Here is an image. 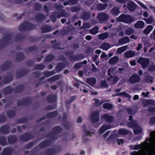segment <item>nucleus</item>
<instances>
[{"label": "nucleus", "instance_id": "nucleus-1", "mask_svg": "<svg viewBox=\"0 0 155 155\" xmlns=\"http://www.w3.org/2000/svg\"><path fill=\"white\" fill-rule=\"evenodd\" d=\"M82 129L84 131V133L83 135V142L86 143L89 141V140L87 137L90 134V131L87 130L86 126L85 125H83Z\"/></svg>", "mask_w": 155, "mask_h": 155}, {"label": "nucleus", "instance_id": "nucleus-2", "mask_svg": "<svg viewBox=\"0 0 155 155\" xmlns=\"http://www.w3.org/2000/svg\"><path fill=\"white\" fill-rule=\"evenodd\" d=\"M137 62L142 66L143 68H147L149 64V59L147 58H140L137 60Z\"/></svg>", "mask_w": 155, "mask_h": 155}, {"label": "nucleus", "instance_id": "nucleus-3", "mask_svg": "<svg viewBox=\"0 0 155 155\" xmlns=\"http://www.w3.org/2000/svg\"><path fill=\"white\" fill-rule=\"evenodd\" d=\"M117 19L119 21H122L127 23H130L132 22L131 18L129 15L122 14L118 17Z\"/></svg>", "mask_w": 155, "mask_h": 155}, {"label": "nucleus", "instance_id": "nucleus-4", "mask_svg": "<svg viewBox=\"0 0 155 155\" xmlns=\"http://www.w3.org/2000/svg\"><path fill=\"white\" fill-rule=\"evenodd\" d=\"M99 114L97 111L93 112L90 116V118L93 123L97 122L99 120Z\"/></svg>", "mask_w": 155, "mask_h": 155}, {"label": "nucleus", "instance_id": "nucleus-5", "mask_svg": "<svg viewBox=\"0 0 155 155\" xmlns=\"http://www.w3.org/2000/svg\"><path fill=\"white\" fill-rule=\"evenodd\" d=\"M142 145H138L135 146L134 149L137 150L140 148V149L144 151L147 150L150 146L149 143L147 142L142 143Z\"/></svg>", "mask_w": 155, "mask_h": 155}, {"label": "nucleus", "instance_id": "nucleus-6", "mask_svg": "<svg viewBox=\"0 0 155 155\" xmlns=\"http://www.w3.org/2000/svg\"><path fill=\"white\" fill-rule=\"evenodd\" d=\"M140 77L137 74L132 75L129 78V81L131 84L138 82L140 80Z\"/></svg>", "mask_w": 155, "mask_h": 155}, {"label": "nucleus", "instance_id": "nucleus-7", "mask_svg": "<svg viewBox=\"0 0 155 155\" xmlns=\"http://www.w3.org/2000/svg\"><path fill=\"white\" fill-rule=\"evenodd\" d=\"M108 4L110 5V6H112L113 4V2L111 1L108 2L107 3L103 4H100L97 5L96 8L97 9L99 10H102L105 9L108 6Z\"/></svg>", "mask_w": 155, "mask_h": 155}, {"label": "nucleus", "instance_id": "nucleus-8", "mask_svg": "<svg viewBox=\"0 0 155 155\" xmlns=\"http://www.w3.org/2000/svg\"><path fill=\"white\" fill-rule=\"evenodd\" d=\"M110 76V77L107 79V80L109 81L110 85L115 84L119 80L118 77L116 75H114V76L111 75Z\"/></svg>", "mask_w": 155, "mask_h": 155}, {"label": "nucleus", "instance_id": "nucleus-9", "mask_svg": "<svg viewBox=\"0 0 155 155\" xmlns=\"http://www.w3.org/2000/svg\"><path fill=\"white\" fill-rule=\"evenodd\" d=\"M101 118L109 123H111L113 120V117L107 114L101 115Z\"/></svg>", "mask_w": 155, "mask_h": 155}, {"label": "nucleus", "instance_id": "nucleus-10", "mask_svg": "<svg viewBox=\"0 0 155 155\" xmlns=\"http://www.w3.org/2000/svg\"><path fill=\"white\" fill-rule=\"evenodd\" d=\"M112 126L109 124H103L100 128L99 130V133L100 134H102L107 130L110 129Z\"/></svg>", "mask_w": 155, "mask_h": 155}, {"label": "nucleus", "instance_id": "nucleus-11", "mask_svg": "<svg viewBox=\"0 0 155 155\" xmlns=\"http://www.w3.org/2000/svg\"><path fill=\"white\" fill-rule=\"evenodd\" d=\"M137 5L135 3L132 1H130L127 4V7L129 10L131 12H133L137 8Z\"/></svg>", "mask_w": 155, "mask_h": 155}, {"label": "nucleus", "instance_id": "nucleus-12", "mask_svg": "<svg viewBox=\"0 0 155 155\" xmlns=\"http://www.w3.org/2000/svg\"><path fill=\"white\" fill-rule=\"evenodd\" d=\"M108 16L105 13H101L98 15V18L99 20L101 22L106 21Z\"/></svg>", "mask_w": 155, "mask_h": 155}, {"label": "nucleus", "instance_id": "nucleus-13", "mask_svg": "<svg viewBox=\"0 0 155 155\" xmlns=\"http://www.w3.org/2000/svg\"><path fill=\"white\" fill-rule=\"evenodd\" d=\"M31 25L28 23H24L21 25L19 27V29L20 31H24L27 30L31 29L30 28Z\"/></svg>", "mask_w": 155, "mask_h": 155}, {"label": "nucleus", "instance_id": "nucleus-14", "mask_svg": "<svg viewBox=\"0 0 155 155\" xmlns=\"http://www.w3.org/2000/svg\"><path fill=\"white\" fill-rule=\"evenodd\" d=\"M135 52L132 50L127 51L124 53L125 57L127 58H132L135 56Z\"/></svg>", "mask_w": 155, "mask_h": 155}, {"label": "nucleus", "instance_id": "nucleus-15", "mask_svg": "<svg viewBox=\"0 0 155 155\" xmlns=\"http://www.w3.org/2000/svg\"><path fill=\"white\" fill-rule=\"evenodd\" d=\"M119 61V58L117 56L110 58L108 61V63L111 65L117 64Z\"/></svg>", "mask_w": 155, "mask_h": 155}, {"label": "nucleus", "instance_id": "nucleus-16", "mask_svg": "<svg viewBox=\"0 0 155 155\" xmlns=\"http://www.w3.org/2000/svg\"><path fill=\"white\" fill-rule=\"evenodd\" d=\"M130 41V39L127 36H125L120 39L118 41L119 45H121L127 43Z\"/></svg>", "mask_w": 155, "mask_h": 155}, {"label": "nucleus", "instance_id": "nucleus-17", "mask_svg": "<svg viewBox=\"0 0 155 155\" xmlns=\"http://www.w3.org/2000/svg\"><path fill=\"white\" fill-rule=\"evenodd\" d=\"M62 77V74L56 75L53 76L48 79V81L49 82L54 81L59 79L60 78Z\"/></svg>", "mask_w": 155, "mask_h": 155}, {"label": "nucleus", "instance_id": "nucleus-18", "mask_svg": "<svg viewBox=\"0 0 155 155\" xmlns=\"http://www.w3.org/2000/svg\"><path fill=\"white\" fill-rule=\"evenodd\" d=\"M117 67H111L108 70V76H110L111 74H114L117 72Z\"/></svg>", "mask_w": 155, "mask_h": 155}, {"label": "nucleus", "instance_id": "nucleus-19", "mask_svg": "<svg viewBox=\"0 0 155 155\" xmlns=\"http://www.w3.org/2000/svg\"><path fill=\"white\" fill-rule=\"evenodd\" d=\"M96 80L94 78H88L87 79V82L91 85L95 84Z\"/></svg>", "mask_w": 155, "mask_h": 155}, {"label": "nucleus", "instance_id": "nucleus-20", "mask_svg": "<svg viewBox=\"0 0 155 155\" xmlns=\"http://www.w3.org/2000/svg\"><path fill=\"white\" fill-rule=\"evenodd\" d=\"M51 29V27L48 25L44 26L41 28L42 32L43 33L48 32L50 31Z\"/></svg>", "mask_w": 155, "mask_h": 155}, {"label": "nucleus", "instance_id": "nucleus-21", "mask_svg": "<svg viewBox=\"0 0 155 155\" xmlns=\"http://www.w3.org/2000/svg\"><path fill=\"white\" fill-rule=\"evenodd\" d=\"M12 152V150L10 148H7L4 149L2 155H10Z\"/></svg>", "mask_w": 155, "mask_h": 155}, {"label": "nucleus", "instance_id": "nucleus-22", "mask_svg": "<svg viewBox=\"0 0 155 155\" xmlns=\"http://www.w3.org/2000/svg\"><path fill=\"white\" fill-rule=\"evenodd\" d=\"M144 24L143 21H139L135 24L134 27L136 28H141L143 27Z\"/></svg>", "mask_w": 155, "mask_h": 155}, {"label": "nucleus", "instance_id": "nucleus-23", "mask_svg": "<svg viewBox=\"0 0 155 155\" xmlns=\"http://www.w3.org/2000/svg\"><path fill=\"white\" fill-rule=\"evenodd\" d=\"M127 48L128 46L125 45L117 49L116 52L118 54H120L125 51L127 49Z\"/></svg>", "mask_w": 155, "mask_h": 155}, {"label": "nucleus", "instance_id": "nucleus-24", "mask_svg": "<svg viewBox=\"0 0 155 155\" xmlns=\"http://www.w3.org/2000/svg\"><path fill=\"white\" fill-rule=\"evenodd\" d=\"M119 10L118 7H115L111 10L110 13L113 15H117L119 13Z\"/></svg>", "mask_w": 155, "mask_h": 155}, {"label": "nucleus", "instance_id": "nucleus-25", "mask_svg": "<svg viewBox=\"0 0 155 155\" xmlns=\"http://www.w3.org/2000/svg\"><path fill=\"white\" fill-rule=\"evenodd\" d=\"M17 140V138L15 136H12L8 138V142L11 144L15 143Z\"/></svg>", "mask_w": 155, "mask_h": 155}, {"label": "nucleus", "instance_id": "nucleus-26", "mask_svg": "<svg viewBox=\"0 0 155 155\" xmlns=\"http://www.w3.org/2000/svg\"><path fill=\"white\" fill-rule=\"evenodd\" d=\"M9 128L8 126H4L2 127L1 131L3 134H7L9 132Z\"/></svg>", "mask_w": 155, "mask_h": 155}, {"label": "nucleus", "instance_id": "nucleus-27", "mask_svg": "<svg viewBox=\"0 0 155 155\" xmlns=\"http://www.w3.org/2000/svg\"><path fill=\"white\" fill-rule=\"evenodd\" d=\"M127 110L129 114H133L137 112V109L136 108H128L127 109Z\"/></svg>", "mask_w": 155, "mask_h": 155}, {"label": "nucleus", "instance_id": "nucleus-28", "mask_svg": "<svg viewBox=\"0 0 155 155\" xmlns=\"http://www.w3.org/2000/svg\"><path fill=\"white\" fill-rule=\"evenodd\" d=\"M111 47V46L110 44L104 43L101 46L100 48H102L104 50H107Z\"/></svg>", "mask_w": 155, "mask_h": 155}, {"label": "nucleus", "instance_id": "nucleus-29", "mask_svg": "<svg viewBox=\"0 0 155 155\" xmlns=\"http://www.w3.org/2000/svg\"><path fill=\"white\" fill-rule=\"evenodd\" d=\"M153 29V27L151 25H148L147 28L143 31L144 33L145 34H149Z\"/></svg>", "mask_w": 155, "mask_h": 155}, {"label": "nucleus", "instance_id": "nucleus-30", "mask_svg": "<svg viewBox=\"0 0 155 155\" xmlns=\"http://www.w3.org/2000/svg\"><path fill=\"white\" fill-rule=\"evenodd\" d=\"M65 65L63 63H59L58 64L56 67V70L57 72H58L65 67Z\"/></svg>", "mask_w": 155, "mask_h": 155}, {"label": "nucleus", "instance_id": "nucleus-31", "mask_svg": "<svg viewBox=\"0 0 155 155\" xmlns=\"http://www.w3.org/2000/svg\"><path fill=\"white\" fill-rule=\"evenodd\" d=\"M53 15L55 16L56 18H59L60 17L63 16L65 15L63 13L62 11L56 12L52 13Z\"/></svg>", "mask_w": 155, "mask_h": 155}, {"label": "nucleus", "instance_id": "nucleus-32", "mask_svg": "<svg viewBox=\"0 0 155 155\" xmlns=\"http://www.w3.org/2000/svg\"><path fill=\"white\" fill-rule=\"evenodd\" d=\"M109 36L107 32L105 33L98 35L99 38L100 39L104 40L107 38Z\"/></svg>", "mask_w": 155, "mask_h": 155}, {"label": "nucleus", "instance_id": "nucleus-33", "mask_svg": "<svg viewBox=\"0 0 155 155\" xmlns=\"http://www.w3.org/2000/svg\"><path fill=\"white\" fill-rule=\"evenodd\" d=\"M153 78L150 75H147L146 76L145 78V81L149 83L150 82L151 83H153Z\"/></svg>", "mask_w": 155, "mask_h": 155}, {"label": "nucleus", "instance_id": "nucleus-34", "mask_svg": "<svg viewBox=\"0 0 155 155\" xmlns=\"http://www.w3.org/2000/svg\"><path fill=\"white\" fill-rule=\"evenodd\" d=\"M30 139L29 137V134L28 133L25 134L21 137V140L24 141L28 140Z\"/></svg>", "mask_w": 155, "mask_h": 155}, {"label": "nucleus", "instance_id": "nucleus-35", "mask_svg": "<svg viewBox=\"0 0 155 155\" xmlns=\"http://www.w3.org/2000/svg\"><path fill=\"white\" fill-rule=\"evenodd\" d=\"M94 104L96 106H99L104 102V101L103 100L99 101L98 99H94Z\"/></svg>", "mask_w": 155, "mask_h": 155}, {"label": "nucleus", "instance_id": "nucleus-36", "mask_svg": "<svg viewBox=\"0 0 155 155\" xmlns=\"http://www.w3.org/2000/svg\"><path fill=\"white\" fill-rule=\"evenodd\" d=\"M134 133L137 135L141 133L142 132V129L140 127L137 126L134 129Z\"/></svg>", "mask_w": 155, "mask_h": 155}, {"label": "nucleus", "instance_id": "nucleus-37", "mask_svg": "<svg viewBox=\"0 0 155 155\" xmlns=\"http://www.w3.org/2000/svg\"><path fill=\"white\" fill-rule=\"evenodd\" d=\"M118 133L121 135H126L128 133V131L125 129L122 128L119 130Z\"/></svg>", "mask_w": 155, "mask_h": 155}, {"label": "nucleus", "instance_id": "nucleus-38", "mask_svg": "<svg viewBox=\"0 0 155 155\" xmlns=\"http://www.w3.org/2000/svg\"><path fill=\"white\" fill-rule=\"evenodd\" d=\"M113 107V105L109 103H106L103 105V107L106 109L109 110L111 109Z\"/></svg>", "mask_w": 155, "mask_h": 155}, {"label": "nucleus", "instance_id": "nucleus-39", "mask_svg": "<svg viewBox=\"0 0 155 155\" xmlns=\"http://www.w3.org/2000/svg\"><path fill=\"white\" fill-rule=\"evenodd\" d=\"M134 32V29L132 28H129L127 29L125 31V33L127 35H129L133 34Z\"/></svg>", "mask_w": 155, "mask_h": 155}, {"label": "nucleus", "instance_id": "nucleus-40", "mask_svg": "<svg viewBox=\"0 0 155 155\" xmlns=\"http://www.w3.org/2000/svg\"><path fill=\"white\" fill-rule=\"evenodd\" d=\"M98 28L97 27H95L91 29L90 32L92 34L95 35L98 32Z\"/></svg>", "mask_w": 155, "mask_h": 155}, {"label": "nucleus", "instance_id": "nucleus-41", "mask_svg": "<svg viewBox=\"0 0 155 155\" xmlns=\"http://www.w3.org/2000/svg\"><path fill=\"white\" fill-rule=\"evenodd\" d=\"M144 20L147 24H152L153 23L154 21L152 17H150L148 18H145Z\"/></svg>", "mask_w": 155, "mask_h": 155}, {"label": "nucleus", "instance_id": "nucleus-42", "mask_svg": "<svg viewBox=\"0 0 155 155\" xmlns=\"http://www.w3.org/2000/svg\"><path fill=\"white\" fill-rule=\"evenodd\" d=\"M56 73L54 71H46L44 73V75L47 77H49Z\"/></svg>", "mask_w": 155, "mask_h": 155}, {"label": "nucleus", "instance_id": "nucleus-43", "mask_svg": "<svg viewBox=\"0 0 155 155\" xmlns=\"http://www.w3.org/2000/svg\"><path fill=\"white\" fill-rule=\"evenodd\" d=\"M48 142H49V141L44 142L40 144V146L41 148H44L50 145L48 143Z\"/></svg>", "mask_w": 155, "mask_h": 155}, {"label": "nucleus", "instance_id": "nucleus-44", "mask_svg": "<svg viewBox=\"0 0 155 155\" xmlns=\"http://www.w3.org/2000/svg\"><path fill=\"white\" fill-rule=\"evenodd\" d=\"M0 143L3 145H5L7 143L6 139L3 137H0Z\"/></svg>", "mask_w": 155, "mask_h": 155}, {"label": "nucleus", "instance_id": "nucleus-45", "mask_svg": "<svg viewBox=\"0 0 155 155\" xmlns=\"http://www.w3.org/2000/svg\"><path fill=\"white\" fill-rule=\"evenodd\" d=\"M62 129L61 127H55L53 128V131L54 133H58L62 130Z\"/></svg>", "mask_w": 155, "mask_h": 155}, {"label": "nucleus", "instance_id": "nucleus-46", "mask_svg": "<svg viewBox=\"0 0 155 155\" xmlns=\"http://www.w3.org/2000/svg\"><path fill=\"white\" fill-rule=\"evenodd\" d=\"M101 86L104 87H108V85L106 83L105 80L101 81L100 82Z\"/></svg>", "mask_w": 155, "mask_h": 155}, {"label": "nucleus", "instance_id": "nucleus-47", "mask_svg": "<svg viewBox=\"0 0 155 155\" xmlns=\"http://www.w3.org/2000/svg\"><path fill=\"white\" fill-rule=\"evenodd\" d=\"M121 96L124 97H127L129 99L131 98V96L127 93L124 92L120 93Z\"/></svg>", "mask_w": 155, "mask_h": 155}, {"label": "nucleus", "instance_id": "nucleus-48", "mask_svg": "<svg viewBox=\"0 0 155 155\" xmlns=\"http://www.w3.org/2000/svg\"><path fill=\"white\" fill-rule=\"evenodd\" d=\"M131 155H143V153L141 151L137 152L134 151L130 153Z\"/></svg>", "mask_w": 155, "mask_h": 155}, {"label": "nucleus", "instance_id": "nucleus-49", "mask_svg": "<svg viewBox=\"0 0 155 155\" xmlns=\"http://www.w3.org/2000/svg\"><path fill=\"white\" fill-rule=\"evenodd\" d=\"M54 57L52 55H49L46 58L47 61H50L52 60L54 58Z\"/></svg>", "mask_w": 155, "mask_h": 155}, {"label": "nucleus", "instance_id": "nucleus-50", "mask_svg": "<svg viewBox=\"0 0 155 155\" xmlns=\"http://www.w3.org/2000/svg\"><path fill=\"white\" fill-rule=\"evenodd\" d=\"M57 115V112L55 111L48 113V117H53L56 116Z\"/></svg>", "mask_w": 155, "mask_h": 155}, {"label": "nucleus", "instance_id": "nucleus-51", "mask_svg": "<svg viewBox=\"0 0 155 155\" xmlns=\"http://www.w3.org/2000/svg\"><path fill=\"white\" fill-rule=\"evenodd\" d=\"M83 64L82 62L78 63L74 65L75 68L76 69H78Z\"/></svg>", "mask_w": 155, "mask_h": 155}, {"label": "nucleus", "instance_id": "nucleus-52", "mask_svg": "<svg viewBox=\"0 0 155 155\" xmlns=\"http://www.w3.org/2000/svg\"><path fill=\"white\" fill-rule=\"evenodd\" d=\"M45 68V66L43 64L38 65L36 66V69L43 70Z\"/></svg>", "mask_w": 155, "mask_h": 155}, {"label": "nucleus", "instance_id": "nucleus-53", "mask_svg": "<svg viewBox=\"0 0 155 155\" xmlns=\"http://www.w3.org/2000/svg\"><path fill=\"white\" fill-rule=\"evenodd\" d=\"M7 114L8 116L10 118H11L13 117L15 115L14 113L12 111H8L7 112Z\"/></svg>", "mask_w": 155, "mask_h": 155}, {"label": "nucleus", "instance_id": "nucleus-54", "mask_svg": "<svg viewBox=\"0 0 155 155\" xmlns=\"http://www.w3.org/2000/svg\"><path fill=\"white\" fill-rule=\"evenodd\" d=\"M17 59L18 60H22L24 58V56L22 53H20L17 55Z\"/></svg>", "mask_w": 155, "mask_h": 155}, {"label": "nucleus", "instance_id": "nucleus-55", "mask_svg": "<svg viewBox=\"0 0 155 155\" xmlns=\"http://www.w3.org/2000/svg\"><path fill=\"white\" fill-rule=\"evenodd\" d=\"M137 121L136 120L134 121L130 122V124L129 125V126L132 127L136 126L137 125Z\"/></svg>", "mask_w": 155, "mask_h": 155}, {"label": "nucleus", "instance_id": "nucleus-56", "mask_svg": "<svg viewBox=\"0 0 155 155\" xmlns=\"http://www.w3.org/2000/svg\"><path fill=\"white\" fill-rule=\"evenodd\" d=\"M91 66H92V71L93 72H96L98 71V69L95 67L94 64H91Z\"/></svg>", "mask_w": 155, "mask_h": 155}, {"label": "nucleus", "instance_id": "nucleus-57", "mask_svg": "<svg viewBox=\"0 0 155 155\" xmlns=\"http://www.w3.org/2000/svg\"><path fill=\"white\" fill-rule=\"evenodd\" d=\"M151 155H155V144L152 147L150 151Z\"/></svg>", "mask_w": 155, "mask_h": 155}, {"label": "nucleus", "instance_id": "nucleus-58", "mask_svg": "<svg viewBox=\"0 0 155 155\" xmlns=\"http://www.w3.org/2000/svg\"><path fill=\"white\" fill-rule=\"evenodd\" d=\"M155 70V66L154 65H151L149 67L148 70L151 72Z\"/></svg>", "mask_w": 155, "mask_h": 155}, {"label": "nucleus", "instance_id": "nucleus-59", "mask_svg": "<svg viewBox=\"0 0 155 155\" xmlns=\"http://www.w3.org/2000/svg\"><path fill=\"white\" fill-rule=\"evenodd\" d=\"M149 112L150 113H153L155 112V107H150L148 109Z\"/></svg>", "mask_w": 155, "mask_h": 155}, {"label": "nucleus", "instance_id": "nucleus-60", "mask_svg": "<svg viewBox=\"0 0 155 155\" xmlns=\"http://www.w3.org/2000/svg\"><path fill=\"white\" fill-rule=\"evenodd\" d=\"M9 90L10 88L9 87H7L5 88L3 90V91L5 94H8L10 92Z\"/></svg>", "mask_w": 155, "mask_h": 155}, {"label": "nucleus", "instance_id": "nucleus-61", "mask_svg": "<svg viewBox=\"0 0 155 155\" xmlns=\"http://www.w3.org/2000/svg\"><path fill=\"white\" fill-rule=\"evenodd\" d=\"M137 2L141 6L142 8L144 9H146L147 8L146 6L144 5H143L142 3H141V2L138 1H137Z\"/></svg>", "mask_w": 155, "mask_h": 155}, {"label": "nucleus", "instance_id": "nucleus-62", "mask_svg": "<svg viewBox=\"0 0 155 155\" xmlns=\"http://www.w3.org/2000/svg\"><path fill=\"white\" fill-rule=\"evenodd\" d=\"M56 17H55V16L53 15V13H52L51 16V19L52 21L54 22L56 20Z\"/></svg>", "mask_w": 155, "mask_h": 155}, {"label": "nucleus", "instance_id": "nucleus-63", "mask_svg": "<svg viewBox=\"0 0 155 155\" xmlns=\"http://www.w3.org/2000/svg\"><path fill=\"white\" fill-rule=\"evenodd\" d=\"M150 135L152 138H154L155 137V130L154 131H152L150 133Z\"/></svg>", "mask_w": 155, "mask_h": 155}, {"label": "nucleus", "instance_id": "nucleus-64", "mask_svg": "<svg viewBox=\"0 0 155 155\" xmlns=\"http://www.w3.org/2000/svg\"><path fill=\"white\" fill-rule=\"evenodd\" d=\"M151 123H155V116L152 117L150 120Z\"/></svg>", "mask_w": 155, "mask_h": 155}]
</instances>
